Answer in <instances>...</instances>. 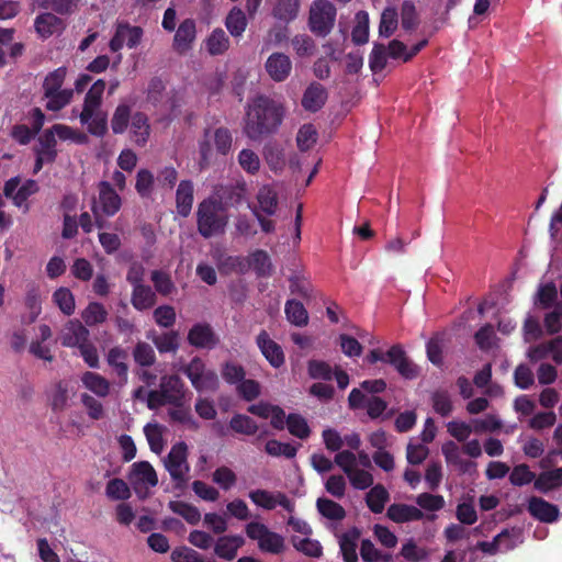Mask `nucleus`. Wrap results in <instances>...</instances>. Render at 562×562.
Segmentation results:
<instances>
[{
	"instance_id": "obj_1",
	"label": "nucleus",
	"mask_w": 562,
	"mask_h": 562,
	"mask_svg": "<svg viewBox=\"0 0 562 562\" xmlns=\"http://www.w3.org/2000/svg\"><path fill=\"white\" fill-rule=\"evenodd\" d=\"M283 106L266 97H257L249 103L246 113L245 133L251 139L274 131L282 121Z\"/></svg>"
},
{
	"instance_id": "obj_2",
	"label": "nucleus",
	"mask_w": 562,
	"mask_h": 562,
	"mask_svg": "<svg viewBox=\"0 0 562 562\" xmlns=\"http://www.w3.org/2000/svg\"><path fill=\"white\" fill-rule=\"evenodd\" d=\"M111 128L114 134L130 133L131 140L137 146H145L150 136V124L146 114L133 112L130 105L119 104L111 119Z\"/></svg>"
},
{
	"instance_id": "obj_3",
	"label": "nucleus",
	"mask_w": 562,
	"mask_h": 562,
	"mask_svg": "<svg viewBox=\"0 0 562 562\" xmlns=\"http://www.w3.org/2000/svg\"><path fill=\"white\" fill-rule=\"evenodd\" d=\"M196 217L198 231L205 238L222 234L228 222L226 205L214 196L199 204Z\"/></svg>"
},
{
	"instance_id": "obj_4",
	"label": "nucleus",
	"mask_w": 562,
	"mask_h": 562,
	"mask_svg": "<svg viewBox=\"0 0 562 562\" xmlns=\"http://www.w3.org/2000/svg\"><path fill=\"white\" fill-rule=\"evenodd\" d=\"M232 134L228 130L223 127L207 130L203 140L200 143V167L205 168L218 155H227L232 148Z\"/></svg>"
},
{
	"instance_id": "obj_5",
	"label": "nucleus",
	"mask_w": 562,
	"mask_h": 562,
	"mask_svg": "<svg viewBox=\"0 0 562 562\" xmlns=\"http://www.w3.org/2000/svg\"><path fill=\"white\" fill-rule=\"evenodd\" d=\"M121 198L109 182H100L98 196L93 200L92 212L99 228L103 227L102 216H113L121 209Z\"/></svg>"
},
{
	"instance_id": "obj_6",
	"label": "nucleus",
	"mask_w": 562,
	"mask_h": 562,
	"mask_svg": "<svg viewBox=\"0 0 562 562\" xmlns=\"http://www.w3.org/2000/svg\"><path fill=\"white\" fill-rule=\"evenodd\" d=\"M128 482L139 498H146L149 490L158 484V476L153 465L147 461H138L131 465Z\"/></svg>"
},
{
	"instance_id": "obj_7",
	"label": "nucleus",
	"mask_w": 562,
	"mask_h": 562,
	"mask_svg": "<svg viewBox=\"0 0 562 562\" xmlns=\"http://www.w3.org/2000/svg\"><path fill=\"white\" fill-rule=\"evenodd\" d=\"M335 463L346 473L351 485L358 490H364L372 485L373 477L367 468H357L356 454L344 450L335 456Z\"/></svg>"
},
{
	"instance_id": "obj_8",
	"label": "nucleus",
	"mask_w": 562,
	"mask_h": 562,
	"mask_svg": "<svg viewBox=\"0 0 562 562\" xmlns=\"http://www.w3.org/2000/svg\"><path fill=\"white\" fill-rule=\"evenodd\" d=\"M246 535L249 539L257 541L262 552L279 554L284 550L282 536L271 531L266 525L259 521H251L246 526Z\"/></svg>"
},
{
	"instance_id": "obj_9",
	"label": "nucleus",
	"mask_w": 562,
	"mask_h": 562,
	"mask_svg": "<svg viewBox=\"0 0 562 562\" xmlns=\"http://www.w3.org/2000/svg\"><path fill=\"white\" fill-rule=\"evenodd\" d=\"M336 9L328 0H315L310 9V29L319 36L327 35L334 26Z\"/></svg>"
},
{
	"instance_id": "obj_10",
	"label": "nucleus",
	"mask_w": 562,
	"mask_h": 562,
	"mask_svg": "<svg viewBox=\"0 0 562 562\" xmlns=\"http://www.w3.org/2000/svg\"><path fill=\"white\" fill-rule=\"evenodd\" d=\"M188 447L184 442L173 445L164 459V464L172 481L184 484L188 480L190 467L188 463Z\"/></svg>"
},
{
	"instance_id": "obj_11",
	"label": "nucleus",
	"mask_w": 562,
	"mask_h": 562,
	"mask_svg": "<svg viewBox=\"0 0 562 562\" xmlns=\"http://www.w3.org/2000/svg\"><path fill=\"white\" fill-rule=\"evenodd\" d=\"M248 496L255 505L267 510H272L277 506L282 507L286 512L293 510V503L281 492H270L258 488L250 491Z\"/></svg>"
},
{
	"instance_id": "obj_12",
	"label": "nucleus",
	"mask_w": 562,
	"mask_h": 562,
	"mask_svg": "<svg viewBox=\"0 0 562 562\" xmlns=\"http://www.w3.org/2000/svg\"><path fill=\"white\" fill-rule=\"evenodd\" d=\"M37 189V183L34 180H26L23 183H20L18 178H12L4 186V194L5 196L11 198L16 206H24V210L27 211L29 207L25 204V201L29 196L34 194Z\"/></svg>"
},
{
	"instance_id": "obj_13",
	"label": "nucleus",
	"mask_w": 562,
	"mask_h": 562,
	"mask_svg": "<svg viewBox=\"0 0 562 562\" xmlns=\"http://www.w3.org/2000/svg\"><path fill=\"white\" fill-rule=\"evenodd\" d=\"M90 337L88 328L77 319L68 321L59 333V340L63 346L78 348Z\"/></svg>"
},
{
	"instance_id": "obj_14",
	"label": "nucleus",
	"mask_w": 562,
	"mask_h": 562,
	"mask_svg": "<svg viewBox=\"0 0 562 562\" xmlns=\"http://www.w3.org/2000/svg\"><path fill=\"white\" fill-rule=\"evenodd\" d=\"M142 35L143 31L140 27L121 23L116 26L115 34L110 41V49L117 52L124 45L133 48L140 42Z\"/></svg>"
},
{
	"instance_id": "obj_15",
	"label": "nucleus",
	"mask_w": 562,
	"mask_h": 562,
	"mask_svg": "<svg viewBox=\"0 0 562 562\" xmlns=\"http://www.w3.org/2000/svg\"><path fill=\"white\" fill-rule=\"evenodd\" d=\"M56 145V138L48 130L38 137V145L35 149L36 161L34 165V173H37L43 168L44 164L55 160L57 155Z\"/></svg>"
},
{
	"instance_id": "obj_16",
	"label": "nucleus",
	"mask_w": 562,
	"mask_h": 562,
	"mask_svg": "<svg viewBox=\"0 0 562 562\" xmlns=\"http://www.w3.org/2000/svg\"><path fill=\"white\" fill-rule=\"evenodd\" d=\"M265 69L273 81L282 82L291 74L292 61L283 53H273L267 58Z\"/></svg>"
},
{
	"instance_id": "obj_17",
	"label": "nucleus",
	"mask_w": 562,
	"mask_h": 562,
	"mask_svg": "<svg viewBox=\"0 0 562 562\" xmlns=\"http://www.w3.org/2000/svg\"><path fill=\"white\" fill-rule=\"evenodd\" d=\"M387 362L405 379H415L419 369L406 356L400 346H393L387 352Z\"/></svg>"
},
{
	"instance_id": "obj_18",
	"label": "nucleus",
	"mask_w": 562,
	"mask_h": 562,
	"mask_svg": "<svg viewBox=\"0 0 562 562\" xmlns=\"http://www.w3.org/2000/svg\"><path fill=\"white\" fill-rule=\"evenodd\" d=\"M257 345L272 367L279 368L283 364L284 355L282 348L266 331H261L258 335Z\"/></svg>"
},
{
	"instance_id": "obj_19",
	"label": "nucleus",
	"mask_w": 562,
	"mask_h": 562,
	"mask_svg": "<svg viewBox=\"0 0 562 562\" xmlns=\"http://www.w3.org/2000/svg\"><path fill=\"white\" fill-rule=\"evenodd\" d=\"M528 510L531 516L544 522H553L559 516V509L555 505L536 496L529 499Z\"/></svg>"
},
{
	"instance_id": "obj_20",
	"label": "nucleus",
	"mask_w": 562,
	"mask_h": 562,
	"mask_svg": "<svg viewBox=\"0 0 562 562\" xmlns=\"http://www.w3.org/2000/svg\"><path fill=\"white\" fill-rule=\"evenodd\" d=\"M80 123L87 126L91 135L103 137L108 132V117L106 114L100 110H90L89 114L85 115V110L79 114Z\"/></svg>"
},
{
	"instance_id": "obj_21",
	"label": "nucleus",
	"mask_w": 562,
	"mask_h": 562,
	"mask_svg": "<svg viewBox=\"0 0 562 562\" xmlns=\"http://www.w3.org/2000/svg\"><path fill=\"white\" fill-rule=\"evenodd\" d=\"M194 186L190 180H182L176 191V207L179 215L187 217L193 205Z\"/></svg>"
},
{
	"instance_id": "obj_22",
	"label": "nucleus",
	"mask_w": 562,
	"mask_h": 562,
	"mask_svg": "<svg viewBox=\"0 0 562 562\" xmlns=\"http://www.w3.org/2000/svg\"><path fill=\"white\" fill-rule=\"evenodd\" d=\"M244 542L241 536H223L216 540L214 552L218 558L231 561L236 557L238 549Z\"/></svg>"
},
{
	"instance_id": "obj_23",
	"label": "nucleus",
	"mask_w": 562,
	"mask_h": 562,
	"mask_svg": "<svg viewBox=\"0 0 562 562\" xmlns=\"http://www.w3.org/2000/svg\"><path fill=\"white\" fill-rule=\"evenodd\" d=\"M327 100V92L319 83H312L305 90L302 98V105L307 111H318Z\"/></svg>"
},
{
	"instance_id": "obj_24",
	"label": "nucleus",
	"mask_w": 562,
	"mask_h": 562,
	"mask_svg": "<svg viewBox=\"0 0 562 562\" xmlns=\"http://www.w3.org/2000/svg\"><path fill=\"white\" fill-rule=\"evenodd\" d=\"M127 352L121 347H113L106 355V362L113 369L114 373L121 379V383L127 382Z\"/></svg>"
},
{
	"instance_id": "obj_25",
	"label": "nucleus",
	"mask_w": 562,
	"mask_h": 562,
	"mask_svg": "<svg viewBox=\"0 0 562 562\" xmlns=\"http://www.w3.org/2000/svg\"><path fill=\"white\" fill-rule=\"evenodd\" d=\"M160 390L170 405H180V402L183 400V384L176 375L164 376Z\"/></svg>"
},
{
	"instance_id": "obj_26",
	"label": "nucleus",
	"mask_w": 562,
	"mask_h": 562,
	"mask_svg": "<svg viewBox=\"0 0 562 562\" xmlns=\"http://www.w3.org/2000/svg\"><path fill=\"white\" fill-rule=\"evenodd\" d=\"M82 385L99 397H106L110 394L111 384L102 375L87 371L81 375Z\"/></svg>"
},
{
	"instance_id": "obj_27",
	"label": "nucleus",
	"mask_w": 562,
	"mask_h": 562,
	"mask_svg": "<svg viewBox=\"0 0 562 562\" xmlns=\"http://www.w3.org/2000/svg\"><path fill=\"white\" fill-rule=\"evenodd\" d=\"M195 38V23L193 20H184L180 26L178 27L175 40H173V46L175 48L183 53L188 50L192 44V42Z\"/></svg>"
},
{
	"instance_id": "obj_28",
	"label": "nucleus",
	"mask_w": 562,
	"mask_h": 562,
	"mask_svg": "<svg viewBox=\"0 0 562 562\" xmlns=\"http://www.w3.org/2000/svg\"><path fill=\"white\" fill-rule=\"evenodd\" d=\"M360 533L357 529H351L339 536V547L342 558L346 562H357V547Z\"/></svg>"
},
{
	"instance_id": "obj_29",
	"label": "nucleus",
	"mask_w": 562,
	"mask_h": 562,
	"mask_svg": "<svg viewBox=\"0 0 562 562\" xmlns=\"http://www.w3.org/2000/svg\"><path fill=\"white\" fill-rule=\"evenodd\" d=\"M562 486V468L541 472L535 480V488L548 493Z\"/></svg>"
},
{
	"instance_id": "obj_30",
	"label": "nucleus",
	"mask_w": 562,
	"mask_h": 562,
	"mask_svg": "<svg viewBox=\"0 0 562 562\" xmlns=\"http://www.w3.org/2000/svg\"><path fill=\"white\" fill-rule=\"evenodd\" d=\"M37 34L47 38L56 32L63 30V21L53 13H43L35 19L34 22Z\"/></svg>"
},
{
	"instance_id": "obj_31",
	"label": "nucleus",
	"mask_w": 562,
	"mask_h": 562,
	"mask_svg": "<svg viewBox=\"0 0 562 562\" xmlns=\"http://www.w3.org/2000/svg\"><path fill=\"white\" fill-rule=\"evenodd\" d=\"M191 345L200 348H212L216 340L209 325L198 324L191 328L188 335Z\"/></svg>"
},
{
	"instance_id": "obj_32",
	"label": "nucleus",
	"mask_w": 562,
	"mask_h": 562,
	"mask_svg": "<svg viewBox=\"0 0 562 562\" xmlns=\"http://www.w3.org/2000/svg\"><path fill=\"white\" fill-rule=\"evenodd\" d=\"M387 516L395 522H405L419 520L423 518V513L412 505L394 504L389 507Z\"/></svg>"
},
{
	"instance_id": "obj_33",
	"label": "nucleus",
	"mask_w": 562,
	"mask_h": 562,
	"mask_svg": "<svg viewBox=\"0 0 562 562\" xmlns=\"http://www.w3.org/2000/svg\"><path fill=\"white\" fill-rule=\"evenodd\" d=\"M165 430H166L165 427L160 426L157 423H148L144 427V434H145L146 440L148 442L150 450L154 453L159 454L165 449V439H164Z\"/></svg>"
},
{
	"instance_id": "obj_34",
	"label": "nucleus",
	"mask_w": 562,
	"mask_h": 562,
	"mask_svg": "<svg viewBox=\"0 0 562 562\" xmlns=\"http://www.w3.org/2000/svg\"><path fill=\"white\" fill-rule=\"evenodd\" d=\"M258 211L273 215L278 206V195L270 186H262L257 193Z\"/></svg>"
},
{
	"instance_id": "obj_35",
	"label": "nucleus",
	"mask_w": 562,
	"mask_h": 562,
	"mask_svg": "<svg viewBox=\"0 0 562 562\" xmlns=\"http://www.w3.org/2000/svg\"><path fill=\"white\" fill-rule=\"evenodd\" d=\"M81 318L87 326L103 324L108 318L106 308L99 302H90L81 312Z\"/></svg>"
},
{
	"instance_id": "obj_36",
	"label": "nucleus",
	"mask_w": 562,
	"mask_h": 562,
	"mask_svg": "<svg viewBox=\"0 0 562 562\" xmlns=\"http://www.w3.org/2000/svg\"><path fill=\"white\" fill-rule=\"evenodd\" d=\"M105 90V81L102 79H98L88 90L85 97L83 101V108L85 115L87 116L90 112V110H99L101 102H102V95Z\"/></svg>"
},
{
	"instance_id": "obj_37",
	"label": "nucleus",
	"mask_w": 562,
	"mask_h": 562,
	"mask_svg": "<svg viewBox=\"0 0 562 562\" xmlns=\"http://www.w3.org/2000/svg\"><path fill=\"white\" fill-rule=\"evenodd\" d=\"M286 319L299 327L305 326L308 322V315L302 303L295 300H289L284 306Z\"/></svg>"
},
{
	"instance_id": "obj_38",
	"label": "nucleus",
	"mask_w": 562,
	"mask_h": 562,
	"mask_svg": "<svg viewBox=\"0 0 562 562\" xmlns=\"http://www.w3.org/2000/svg\"><path fill=\"white\" fill-rule=\"evenodd\" d=\"M74 97V90L64 89L52 93H44L45 108L49 111H59L70 103Z\"/></svg>"
},
{
	"instance_id": "obj_39",
	"label": "nucleus",
	"mask_w": 562,
	"mask_h": 562,
	"mask_svg": "<svg viewBox=\"0 0 562 562\" xmlns=\"http://www.w3.org/2000/svg\"><path fill=\"white\" fill-rule=\"evenodd\" d=\"M155 303V293L149 286L136 284L132 294V304L136 310L150 308Z\"/></svg>"
},
{
	"instance_id": "obj_40",
	"label": "nucleus",
	"mask_w": 562,
	"mask_h": 562,
	"mask_svg": "<svg viewBox=\"0 0 562 562\" xmlns=\"http://www.w3.org/2000/svg\"><path fill=\"white\" fill-rule=\"evenodd\" d=\"M169 508L191 525H196L201 519L200 510L191 504L173 501L169 503Z\"/></svg>"
},
{
	"instance_id": "obj_41",
	"label": "nucleus",
	"mask_w": 562,
	"mask_h": 562,
	"mask_svg": "<svg viewBox=\"0 0 562 562\" xmlns=\"http://www.w3.org/2000/svg\"><path fill=\"white\" fill-rule=\"evenodd\" d=\"M300 8L299 0H277L273 15L284 22L294 20Z\"/></svg>"
},
{
	"instance_id": "obj_42",
	"label": "nucleus",
	"mask_w": 562,
	"mask_h": 562,
	"mask_svg": "<svg viewBox=\"0 0 562 562\" xmlns=\"http://www.w3.org/2000/svg\"><path fill=\"white\" fill-rule=\"evenodd\" d=\"M225 24L232 36H241L247 26V19L245 13L235 7L228 13Z\"/></svg>"
},
{
	"instance_id": "obj_43",
	"label": "nucleus",
	"mask_w": 562,
	"mask_h": 562,
	"mask_svg": "<svg viewBox=\"0 0 562 562\" xmlns=\"http://www.w3.org/2000/svg\"><path fill=\"white\" fill-rule=\"evenodd\" d=\"M54 137H58L60 140H70L76 144L87 143V136L72 127L65 124H55L48 130Z\"/></svg>"
},
{
	"instance_id": "obj_44",
	"label": "nucleus",
	"mask_w": 562,
	"mask_h": 562,
	"mask_svg": "<svg viewBox=\"0 0 562 562\" xmlns=\"http://www.w3.org/2000/svg\"><path fill=\"white\" fill-rule=\"evenodd\" d=\"M398 26V15L394 8H386L381 14L379 34L383 37H390Z\"/></svg>"
},
{
	"instance_id": "obj_45",
	"label": "nucleus",
	"mask_w": 562,
	"mask_h": 562,
	"mask_svg": "<svg viewBox=\"0 0 562 562\" xmlns=\"http://www.w3.org/2000/svg\"><path fill=\"white\" fill-rule=\"evenodd\" d=\"M228 37L221 29L214 30L206 40V49L211 55H220L227 50Z\"/></svg>"
},
{
	"instance_id": "obj_46",
	"label": "nucleus",
	"mask_w": 562,
	"mask_h": 562,
	"mask_svg": "<svg viewBox=\"0 0 562 562\" xmlns=\"http://www.w3.org/2000/svg\"><path fill=\"white\" fill-rule=\"evenodd\" d=\"M53 301L65 315H71L75 312V297L69 289H57L53 294Z\"/></svg>"
},
{
	"instance_id": "obj_47",
	"label": "nucleus",
	"mask_w": 562,
	"mask_h": 562,
	"mask_svg": "<svg viewBox=\"0 0 562 562\" xmlns=\"http://www.w3.org/2000/svg\"><path fill=\"white\" fill-rule=\"evenodd\" d=\"M389 499V493L382 485L373 486L367 494V504L374 513H381Z\"/></svg>"
},
{
	"instance_id": "obj_48",
	"label": "nucleus",
	"mask_w": 562,
	"mask_h": 562,
	"mask_svg": "<svg viewBox=\"0 0 562 562\" xmlns=\"http://www.w3.org/2000/svg\"><path fill=\"white\" fill-rule=\"evenodd\" d=\"M294 548L305 555L317 558L322 554V547L318 541L308 537L294 536L292 538Z\"/></svg>"
},
{
	"instance_id": "obj_49",
	"label": "nucleus",
	"mask_w": 562,
	"mask_h": 562,
	"mask_svg": "<svg viewBox=\"0 0 562 562\" xmlns=\"http://www.w3.org/2000/svg\"><path fill=\"white\" fill-rule=\"evenodd\" d=\"M105 494L111 499L123 501L130 498L131 488L125 481L112 479L106 484Z\"/></svg>"
},
{
	"instance_id": "obj_50",
	"label": "nucleus",
	"mask_w": 562,
	"mask_h": 562,
	"mask_svg": "<svg viewBox=\"0 0 562 562\" xmlns=\"http://www.w3.org/2000/svg\"><path fill=\"white\" fill-rule=\"evenodd\" d=\"M155 177L151 171L147 169L138 170L136 175L135 189L143 198H148L154 191Z\"/></svg>"
},
{
	"instance_id": "obj_51",
	"label": "nucleus",
	"mask_w": 562,
	"mask_h": 562,
	"mask_svg": "<svg viewBox=\"0 0 562 562\" xmlns=\"http://www.w3.org/2000/svg\"><path fill=\"white\" fill-rule=\"evenodd\" d=\"M317 509L326 518L340 520L345 517V509L337 503L328 498L317 499Z\"/></svg>"
},
{
	"instance_id": "obj_52",
	"label": "nucleus",
	"mask_w": 562,
	"mask_h": 562,
	"mask_svg": "<svg viewBox=\"0 0 562 562\" xmlns=\"http://www.w3.org/2000/svg\"><path fill=\"white\" fill-rule=\"evenodd\" d=\"M447 431L457 441L465 442L474 429L472 423L469 424L463 420H451L447 424Z\"/></svg>"
},
{
	"instance_id": "obj_53",
	"label": "nucleus",
	"mask_w": 562,
	"mask_h": 562,
	"mask_svg": "<svg viewBox=\"0 0 562 562\" xmlns=\"http://www.w3.org/2000/svg\"><path fill=\"white\" fill-rule=\"evenodd\" d=\"M496 542L501 552H506L522 542L521 532L518 529L503 530L496 536Z\"/></svg>"
},
{
	"instance_id": "obj_54",
	"label": "nucleus",
	"mask_w": 562,
	"mask_h": 562,
	"mask_svg": "<svg viewBox=\"0 0 562 562\" xmlns=\"http://www.w3.org/2000/svg\"><path fill=\"white\" fill-rule=\"evenodd\" d=\"M67 75V69L65 67H59L54 71L49 72L43 82V91L44 93H52L54 91L63 90L61 86L65 81Z\"/></svg>"
},
{
	"instance_id": "obj_55",
	"label": "nucleus",
	"mask_w": 562,
	"mask_h": 562,
	"mask_svg": "<svg viewBox=\"0 0 562 562\" xmlns=\"http://www.w3.org/2000/svg\"><path fill=\"white\" fill-rule=\"evenodd\" d=\"M212 480L222 490L228 491L236 484L237 476L232 469L220 467L213 472Z\"/></svg>"
},
{
	"instance_id": "obj_56",
	"label": "nucleus",
	"mask_w": 562,
	"mask_h": 562,
	"mask_svg": "<svg viewBox=\"0 0 562 562\" xmlns=\"http://www.w3.org/2000/svg\"><path fill=\"white\" fill-rule=\"evenodd\" d=\"M49 403L54 411H61L68 402V389L64 383L55 384L49 391Z\"/></svg>"
},
{
	"instance_id": "obj_57",
	"label": "nucleus",
	"mask_w": 562,
	"mask_h": 562,
	"mask_svg": "<svg viewBox=\"0 0 562 562\" xmlns=\"http://www.w3.org/2000/svg\"><path fill=\"white\" fill-rule=\"evenodd\" d=\"M292 46L299 57H310L315 52L314 41L305 34L295 35L292 41Z\"/></svg>"
},
{
	"instance_id": "obj_58",
	"label": "nucleus",
	"mask_w": 562,
	"mask_h": 562,
	"mask_svg": "<svg viewBox=\"0 0 562 562\" xmlns=\"http://www.w3.org/2000/svg\"><path fill=\"white\" fill-rule=\"evenodd\" d=\"M317 140V132L311 124L303 125L297 133L296 143L301 150L311 149Z\"/></svg>"
},
{
	"instance_id": "obj_59",
	"label": "nucleus",
	"mask_w": 562,
	"mask_h": 562,
	"mask_svg": "<svg viewBox=\"0 0 562 562\" xmlns=\"http://www.w3.org/2000/svg\"><path fill=\"white\" fill-rule=\"evenodd\" d=\"M536 475L533 472L530 471L529 467L527 464H518L516 465L510 474H509V481L513 485L516 486H522L526 484L535 482Z\"/></svg>"
},
{
	"instance_id": "obj_60",
	"label": "nucleus",
	"mask_w": 562,
	"mask_h": 562,
	"mask_svg": "<svg viewBox=\"0 0 562 562\" xmlns=\"http://www.w3.org/2000/svg\"><path fill=\"white\" fill-rule=\"evenodd\" d=\"M239 166L248 173L255 175L260 169V159L258 155L250 149H243L238 154Z\"/></svg>"
},
{
	"instance_id": "obj_61",
	"label": "nucleus",
	"mask_w": 562,
	"mask_h": 562,
	"mask_svg": "<svg viewBox=\"0 0 562 562\" xmlns=\"http://www.w3.org/2000/svg\"><path fill=\"white\" fill-rule=\"evenodd\" d=\"M134 360L143 367H149L155 362V351L153 347L146 342H138L133 351Z\"/></svg>"
},
{
	"instance_id": "obj_62",
	"label": "nucleus",
	"mask_w": 562,
	"mask_h": 562,
	"mask_svg": "<svg viewBox=\"0 0 562 562\" xmlns=\"http://www.w3.org/2000/svg\"><path fill=\"white\" fill-rule=\"evenodd\" d=\"M203 522L214 533H223L228 529V518L224 514L207 513L204 515Z\"/></svg>"
},
{
	"instance_id": "obj_63",
	"label": "nucleus",
	"mask_w": 562,
	"mask_h": 562,
	"mask_svg": "<svg viewBox=\"0 0 562 562\" xmlns=\"http://www.w3.org/2000/svg\"><path fill=\"white\" fill-rule=\"evenodd\" d=\"M431 398L432 407L437 414L448 416L452 412V401L447 391H436Z\"/></svg>"
},
{
	"instance_id": "obj_64",
	"label": "nucleus",
	"mask_w": 562,
	"mask_h": 562,
	"mask_svg": "<svg viewBox=\"0 0 562 562\" xmlns=\"http://www.w3.org/2000/svg\"><path fill=\"white\" fill-rule=\"evenodd\" d=\"M250 266L261 276H267L272 270L270 257L263 250H256L251 254Z\"/></svg>"
}]
</instances>
